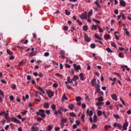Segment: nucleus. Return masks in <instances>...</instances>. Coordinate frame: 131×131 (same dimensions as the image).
I'll return each instance as SVG.
<instances>
[{
	"instance_id": "obj_1",
	"label": "nucleus",
	"mask_w": 131,
	"mask_h": 131,
	"mask_svg": "<svg viewBox=\"0 0 131 131\" xmlns=\"http://www.w3.org/2000/svg\"><path fill=\"white\" fill-rule=\"evenodd\" d=\"M8 115V113H6V116L5 117V118L6 119L9 121L11 120L12 122H14L15 123H17L18 124H19L21 122L20 121L18 120L17 118H15L13 117H11L10 119H9V118L7 117Z\"/></svg>"
},
{
	"instance_id": "obj_2",
	"label": "nucleus",
	"mask_w": 131,
	"mask_h": 131,
	"mask_svg": "<svg viewBox=\"0 0 131 131\" xmlns=\"http://www.w3.org/2000/svg\"><path fill=\"white\" fill-rule=\"evenodd\" d=\"M45 112V111L44 110L42 109H40L39 110V112H37L36 113V114L38 115H40L42 118H46V115L44 114Z\"/></svg>"
},
{
	"instance_id": "obj_3",
	"label": "nucleus",
	"mask_w": 131,
	"mask_h": 131,
	"mask_svg": "<svg viewBox=\"0 0 131 131\" xmlns=\"http://www.w3.org/2000/svg\"><path fill=\"white\" fill-rule=\"evenodd\" d=\"M47 93L50 98H51L54 95V92H52L50 90H49L47 92Z\"/></svg>"
},
{
	"instance_id": "obj_4",
	"label": "nucleus",
	"mask_w": 131,
	"mask_h": 131,
	"mask_svg": "<svg viewBox=\"0 0 131 131\" xmlns=\"http://www.w3.org/2000/svg\"><path fill=\"white\" fill-rule=\"evenodd\" d=\"M74 69L76 70L77 72H78V70L81 69V68L80 65L77 66V65L75 64H74L73 65Z\"/></svg>"
},
{
	"instance_id": "obj_5",
	"label": "nucleus",
	"mask_w": 131,
	"mask_h": 131,
	"mask_svg": "<svg viewBox=\"0 0 131 131\" xmlns=\"http://www.w3.org/2000/svg\"><path fill=\"white\" fill-rule=\"evenodd\" d=\"M84 39L85 41L87 42H89L91 40V39H90L88 36L86 35V34H85L84 35Z\"/></svg>"
},
{
	"instance_id": "obj_6",
	"label": "nucleus",
	"mask_w": 131,
	"mask_h": 131,
	"mask_svg": "<svg viewBox=\"0 0 131 131\" xmlns=\"http://www.w3.org/2000/svg\"><path fill=\"white\" fill-rule=\"evenodd\" d=\"M60 54L61 55V57L62 58H65V52L63 50H61L60 51Z\"/></svg>"
},
{
	"instance_id": "obj_7",
	"label": "nucleus",
	"mask_w": 131,
	"mask_h": 131,
	"mask_svg": "<svg viewBox=\"0 0 131 131\" xmlns=\"http://www.w3.org/2000/svg\"><path fill=\"white\" fill-rule=\"evenodd\" d=\"M119 3L121 6L123 7L125 6L126 4V3L123 0H121L120 1Z\"/></svg>"
},
{
	"instance_id": "obj_8",
	"label": "nucleus",
	"mask_w": 131,
	"mask_h": 131,
	"mask_svg": "<svg viewBox=\"0 0 131 131\" xmlns=\"http://www.w3.org/2000/svg\"><path fill=\"white\" fill-rule=\"evenodd\" d=\"M80 17L81 19H87L86 14H82L81 15H80Z\"/></svg>"
},
{
	"instance_id": "obj_9",
	"label": "nucleus",
	"mask_w": 131,
	"mask_h": 131,
	"mask_svg": "<svg viewBox=\"0 0 131 131\" xmlns=\"http://www.w3.org/2000/svg\"><path fill=\"white\" fill-rule=\"evenodd\" d=\"M79 76L80 80L82 81H84V77L83 74L82 73H81L79 74Z\"/></svg>"
},
{
	"instance_id": "obj_10",
	"label": "nucleus",
	"mask_w": 131,
	"mask_h": 131,
	"mask_svg": "<svg viewBox=\"0 0 131 131\" xmlns=\"http://www.w3.org/2000/svg\"><path fill=\"white\" fill-rule=\"evenodd\" d=\"M111 97L115 101L117 100V97L116 95L115 94H113L112 95Z\"/></svg>"
},
{
	"instance_id": "obj_11",
	"label": "nucleus",
	"mask_w": 131,
	"mask_h": 131,
	"mask_svg": "<svg viewBox=\"0 0 131 131\" xmlns=\"http://www.w3.org/2000/svg\"><path fill=\"white\" fill-rule=\"evenodd\" d=\"M40 91L42 92L44 94L45 93V91L42 89L40 87L38 86L37 88Z\"/></svg>"
},
{
	"instance_id": "obj_12",
	"label": "nucleus",
	"mask_w": 131,
	"mask_h": 131,
	"mask_svg": "<svg viewBox=\"0 0 131 131\" xmlns=\"http://www.w3.org/2000/svg\"><path fill=\"white\" fill-rule=\"evenodd\" d=\"M92 12L93 10L92 9H91L90 11L89 12L87 16L89 18H90V16L92 14Z\"/></svg>"
},
{
	"instance_id": "obj_13",
	"label": "nucleus",
	"mask_w": 131,
	"mask_h": 131,
	"mask_svg": "<svg viewBox=\"0 0 131 131\" xmlns=\"http://www.w3.org/2000/svg\"><path fill=\"white\" fill-rule=\"evenodd\" d=\"M96 81V79H94L92 80L91 82V83L92 84V86H93L95 84Z\"/></svg>"
},
{
	"instance_id": "obj_14",
	"label": "nucleus",
	"mask_w": 131,
	"mask_h": 131,
	"mask_svg": "<svg viewBox=\"0 0 131 131\" xmlns=\"http://www.w3.org/2000/svg\"><path fill=\"white\" fill-rule=\"evenodd\" d=\"M49 104L48 103H44V107L48 108L49 107Z\"/></svg>"
},
{
	"instance_id": "obj_15",
	"label": "nucleus",
	"mask_w": 131,
	"mask_h": 131,
	"mask_svg": "<svg viewBox=\"0 0 131 131\" xmlns=\"http://www.w3.org/2000/svg\"><path fill=\"white\" fill-rule=\"evenodd\" d=\"M79 79V77L77 76L74 75L73 78L72 79V80L74 81H75Z\"/></svg>"
},
{
	"instance_id": "obj_16",
	"label": "nucleus",
	"mask_w": 131,
	"mask_h": 131,
	"mask_svg": "<svg viewBox=\"0 0 131 131\" xmlns=\"http://www.w3.org/2000/svg\"><path fill=\"white\" fill-rule=\"evenodd\" d=\"M104 37L105 40H107L109 39L110 38V35H106L104 36Z\"/></svg>"
},
{
	"instance_id": "obj_17",
	"label": "nucleus",
	"mask_w": 131,
	"mask_h": 131,
	"mask_svg": "<svg viewBox=\"0 0 131 131\" xmlns=\"http://www.w3.org/2000/svg\"><path fill=\"white\" fill-rule=\"evenodd\" d=\"M128 123L127 121L126 120L125 121L124 124H123V127H127L128 126Z\"/></svg>"
},
{
	"instance_id": "obj_18",
	"label": "nucleus",
	"mask_w": 131,
	"mask_h": 131,
	"mask_svg": "<svg viewBox=\"0 0 131 131\" xmlns=\"http://www.w3.org/2000/svg\"><path fill=\"white\" fill-rule=\"evenodd\" d=\"M38 94H40V95H42L41 93L40 92H39L38 91H35V96L36 97H37L38 96Z\"/></svg>"
},
{
	"instance_id": "obj_19",
	"label": "nucleus",
	"mask_w": 131,
	"mask_h": 131,
	"mask_svg": "<svg viewBox=\"0 0 131 131\" xmlns=\"http://www.w3.org/2000/svg\"><path fill=\"white\" fill-rule=\"evenodd\" d=\"M68 99V98L66 96L65 94H64L62 97V101H63L64 100H67Z\"/></svg>"
},
{
	"instance_id": "obj_20",
	"label": "nucleus",
	"mask_w": 131,
	"mask_h": 131,
	"mask_svg": "<svg viewBox=\"0 0 131 131\" xmlns=\"http://www.w3.org/2000/svg\"><path fill=\"white\" fill-rule=\"evenodd\" d=\"M83 29L85 31H87L88 29V26L87 25H84L83 27Z\"/></svg>"
},
{
	"instance_id": "obj_21",
	"label": "nucleus",
	"mask_w": 131,
	"mask_h": 131,
	"mask_svg": "<svg viewBox=\"0 0 131 131\" xmlns=\"http://www.w3.org/2000/svg\"><path fill=\"white\" fill-rule=\"evenodd\" d=\"M113 116L116 119H119L120 118V117L119 116V115H117L114 114Z\"/></svg>"
},
{
	"instance_id": "obj_22",
	"label": "nucleus",
	"mask_w": 131,
	"mask_h": 131,
	"mask_svg": "<svg viewBox=\"0 0 131 131\" xmlns=\"http://www.w3.org/2000/svg\"><path fill=\"white\" fill-rule=\"evenodd\" d=\"M62 122L61 123V124L62 125H63V124L64 123H66L67 121V119H63L62 118Z\"/></svg>"
},
{
	"instance_id": "obj_23",
	"label": "nucleus",
	"mask_w": 131,
	"mask_h": 131,
	"mask_svg": "<svg viewBox=\"0 0 131 131\" xmlns=\"http://www.w3.org/2000/svg\"><path fill=\"white\" fill-rule=\"evenodd\" d=\"M111 125H105L104 127V128L106 130H107L108 128H111Z\"/></svg>"
},
{
	"instance_id": "obj_24",
	"label": "nucleus",
	"mask_w": 131,
	"mask_h": 131,
	"mask_svg": "<svg viewBox=\"0 0 131 131\" xmlns=\"http://www.w3.org/2000/svg\"><path fill=\"white\" fill-rule=\"evenodd\" d=\"M74 107V105L72 104L69 105V108L71 110L73 109Z\"/></svg>"
},
{
	"instance_id": "obj_25",
	"label": "nucleus",
	"mask_w": 131,
	"mask_h": 131,
	"mask_svg": "<svg viewBox=\"0 0 131 131\" xmlns=\"http://www.w3.org/2000/svg\"><path fill=\"white\" fill-rule=\"evenodd\" d=\"M70 115L71 117H75L76 116V115L73 112H72L70 113Z\"/></svg>"
},
{
	"instance_id": "obj_26",
	"label": "nucleus",
	"mask_w": 131,
	"mask_h": 131,
	"mask_svg": "<svg viewBox=\"0 0 131 131\" xmlns=\"http://www.w3.org/2000/svg\"><path fill=\"white\" fill-rule=\"evenodd\" d=\"M81 98L80 96H77L76 97V100L77 102H79L81 100Z\"/></svg>"
},
{
	"instance_id": "obj_27",
	"label": "nucleus",
	"mask_w": 131,
	"mask_h": 131,
	"mask_svg": "<svg viewBox=\"0 0 131 131\" xmlns=\"http://www.w3.org/2000/svg\"><path fill=\"white\" fill-rule=\"evenodd\" d=\"M55 75L60 77L61 79L62 78V75L59 73H56L55 74Z\"/></svg>"
},
{
	"instance_id": "obj_28",
	"label": "nucleus",
	"mask_w": 131,
	"mask_h": 131,
	"mask_svg": "<svg viewBox=\"0 0 131 131\" xmlns=\"http://www.w3.org/2000/svg\"><path fill=\"white\" fill-rule=\"evenodd\" d=\"M56 106L55 104H53L51 106V108L53 110H55L56 108Z\"/></svg>"
},
{
	"instance_id": "obj_29",
	"label": "nucleus",
	"mask_w": 131,
	"mask_h": 131,
	"mask_svg": "<svg viewBox=\"0 0 131 131\" xmlns=\"http://www.w3.org/2000/svg\"><path fill=\"white\" fill-rule=\"evenodd\" d=\"M53 126L51 125H49L48 126V129L49 131H51L52 129Z\"/></svg>"
},
{
	"instance_id": "obj_30",
	"label": "nucleus",
	"mask_w": 131,
	"mask_h": 131,
	"mask_svg": "<svg viewBox=\"0 0 131 131\" xmlns=\"http://www.w3.org/2000/svg\"><path fill=\"white\" fill-rule=\"evenodd\" d=\"M97 117L96 115H94L93 116V120L94 122H95L97 121Z\"/></svg>"
},
{
	"instance_id": "obj_31",
	"label": "nucleus",
	"mask_w": 131,
	"mask_h": 131,
	"mask_svg": "<svg viewBox=\"0 0 131 131\" xmlns=\"http://www.w3.org/2000/svg\"><path fill=\"white\" fill-rule=\"evenodd\" d=\"M106 50L109 53H111L113 52L111 49L109 48H106Z\"/></svg>"
},
{
	"instance_id": "obj_32",
	"label": "nucleus",
	"mask_w": 131,
	"mask_h": 131,
	"mask_svg": "<svg viewBox=\"0 0 131 131\" xmlns=\"http://www.w3.org/2000/svg\"><path fill=\"white\" fill-rule=\"evenodd\" d=\"M66 13L65 14L66 15H69L70 14V12L69 11L67 10H65Z\"/></svg>"
},
{
	"instance_id": "obj_33",
	"label": "nucleus",
	"mask_w": 131,
	"mask_h": 131,
	"mask_svg": "<svg viewBox=\"0 0 131 131\" xmlns=\"http://www.w3.org/2000/svg\"><path fill=\"white\" fill-rule=\"evenodd\" d=\"M97 114L99 116H100L102 115V112L101 111H99L97 112Z\"/></svg>"
},
{
	"instance_id": "obj_34",
	"label": "nucleus",
	"mask_w": 131,
	"mask_h": 131,
	"mask_svg": "<svg viewBox=\"0 0 131 131\" xmlns=\"http://www.w3.org/2000/svg\"><path fill=\"white\" fill-rule=\"evenodd\" d=\"M7 52L8 54L10 55H12L13 54V53L10 52V50L8 49H7Z\"/></svg>"
},
{
	"instance_id": "obj_35",
	"label": "nucleus",
	"mask_w": 131,
	"mask_h": 131,
	"mask_svg": "<svg viewBox=\"0 0 131 131\" xmlns=\"http://www.w3.org/2000/svg\"><path fill=\"white\" fill-rule=\"evenodd\" d=\"M97 27L99 28V32H103V30L102 29V28L100 27V26H97Z\"/></svg>"
},
{
	"instance_id": "obj_36",
	"label": "nucleus",
	"mask_w": 131,
	"mask_h": 131,
	"mask_svg": "<svg viewBox=\"0 0 131 131\" xmlns=\"http://www.w3.org/2000/svg\"><path fill=\"white\" fill-rule=\"evenodd\" d=\"M85 116V115L83 114H82L81 115V118L83 122H84L85 121V120L84 119Z\"/></svg>"
},
{
	"instance_id": "obj_37",
	"label": "nucleus",
	"mask_w": 131,
	"mask_h": 131,
	"mask_svg": "<svg viewBox=\"0 0 131 131\" xmlns=\"http://www.w3.org/2000/svg\"><path fill=\"white\" fill-rule=\"evenodd\" d=\"M111 45L112 46L114 47L115 48H116L117 47L116 44L114 42H113L111 43Z\"/></svg>"
},
{
	"instance_id": "obj_38",
	"label": "nucleus",
	"mask_w": 131,
	"mask_h": 131,
	"mask_svg": "<svg viewBox=\"0 0 131 131\" xmlns=\"http://www.w3.org/2000/svg\"><path fill=\"white\" fill-rule=\"evenodd\" d=\"M98 100L100 101H103V98L102 96L100 97L99 98Z\"/></svg>"
},
{
	"instance_id": "obj_39",
	"label": "nucleus",
	"mask_w": 131,
	"mask_h": 131,
	"mask_svg": "<svg viewBox=\"0 0 131 131\" xmlns=\"http://www.w3.org/2000/svg\"><path fill=\"white\" fill-rule=\"evenodd\" d=\"M36 54V53L34 52H31L30 54V57H32L34 56H35Z\"/></svg>"
},
{
	"instance_id": "obj_40",
	"label": "nucleus",
	"mask_w": 131,
	"mask_h": 131,
	"mask_svg": "<svg viewBox=\"0 0 131 131\" xmlns=\"http://www.w3.org/2000/svg\"><path fill=\"white\" fill-rule=\"evenodd\" d=\"M46 113L48 115H49L50 113V112L49 110H47L45 111Z\"/></svg>"
},
{
	"instance_id": "obj_41",
	"label": "nucleus",
	"mask_w": 131,
	"mask_h": 131,
	"mask_svg": "<svg viewBox=\"0 0 131 131\" xmlns=\"http://www.w3.org/2000/svg\"><path fill=\"white\" fill-rule=\"evenodd\" d=\"M93 114V112L92 111H90L89 112V116L90 117Z\"/></svg>"
},
{
	"instance_id": "obj_42",
	"label": "nucleus",
	"mask_w": 131,
	"mask_h": 131,
	"mask_svg": "<svg viewBox=\"0 0 131 131\" xmlns=\"http://www.w3.org/2000/svg\"><path fill=\"white\" fill-rule=\"evenodd\" d=\"M43 120V119L42 118H41L40 117L38 118L37 119V121L39 122H40Z\"/></svg>"
},
{
	"instance_id": "obj_43",
	"label": "nucleus",
	"mask_w": 131,
	"mask_h": 131,
	"mask_svg": "<svg viewBox=\"0 0 131 131\" xmlns=\"http://www.w3.org/2000/svg\"><path fill=\"white\" fill-rule=\"evenodd\" d=\"M93 21L96 22V23H100V21L98 20H96L95 19H92Z\"/></svg>"
},
{
	"instance_id": "obj_44",
	"label": "nucleus",
	"mask_w": 131,
	"mask_h": 131,
	"mask_svg": "<svg viewBox=\"0 0 131 131\" xmlns=\"http://www.w3.org/2000/svg\"><path fill=\"white\" fill-rule=\"evenodd\" d=\"M125 33H126V35L129 36V33L127 31V28H126L125 29Z\"/></svg>"
},
{
	"instance_id": "obj_45",
	"label": "nucleus",
	"mask_w": 131,
	"mask_h": 131,
	"mask_svg": "<svg viewBox=\"0 0 131 131\" xmlns=\"http://www.w3.org/2000/svg\"><path fill=\"white\" fill-rule=\"evenodd\" d=\"M75 123L76 124L78 125H79L81 124L80 121L79 120H76L75 121Z\"/></svg>"
},
{
	"instance_id": "obj_46",
	"label": "nucleus",
	"mask_w": 131,
	"mask_h": 131,
	"mask_svg": "<svg viewBox=\"0 0 131 131\" xmlns=\"http://www.w3.org/2000/svg\"><path fill=\"white\" fill-rule=\"evenodd\" d=\"M125 79L126 80L131 82V80L128 77H127L126 78H125Z\"/></svg>"
},
{
	"instance_id": "obj_47",
	"label": "nucleus",
	"mask_w": 131,
	"mask_h": 131,
	"mask_svg": "<svg viewBox=\"0 0 131 131\" xmlns=\"http://www.w3.org/2000/svg\"><path fill=\"white\" fill-rule=\"evenodd\" d=\"M91 47L92 48H94L95 47V45L94 43L91 44Z\"/></svg>"
},
{
	"instance_id": "obj_48",
	"label": "nucleus",
	"mask_w": 131,
	"mask_h": 131,
	"mask_svg": "<svg viewBox=\"0 0 131 131\" xmlns=\"http://www.w3.org/2000/svg\"><path fill=\"white\" fill-rule=\"evenodd\" d=\"M117 126L119 129H121L122 127V125L119 123H117Z\"/></svg>"
},
{
	"instance_id": "obj_49",
	"label": "nucleus",
	"mask_w": 131,
	"mask_h": 131,
	"mask_svg": "<svg viewBox=\"0 0 131 131\" xmlns=\"http://www.w3.org/2000/svg\"><path fill=\"white\" fill-rule=\"evenodd\" d=\"M58 85L57 83H54L53 85V86L54 88H57L58 86Z\"/></svg>"
},
{
	"instance_id": "obj_50",
	"label": "nucleus",
	"mask_w": 131,
	"mask_h": 131,
	"mask_svg": "<svg viewBox=\"0 0 131 131\" xmlns=\"http://www.w3.org/2000/svg\"><path fill=\"white\" fill-rule=\"evenodd\" d=\"M121 17H122V19L123 20L125 19L126 17L124 14L122 13H121Z\"/></svg>"
},
{
	"instance_id": "obj_51",
	"label": "nucleus",
	"mask_w": 131,
	"mask_h": 131,
	"mask_svg": "<svg viewBox=\"0 0 131 131\" xmlns=\"http://www.w3.org/2000/svg\"><path fill=\"white\" fill-rule=\"evenodd\" d=\"M70 73L71 75L73 74L74 73V70L73 69H71V71Z\"/></svg>"
},
{
	"instance_id": "obj_52",
	"label": "nucleus",
	"mask_w": 131,
	"mask_h": 131,
	"mask_svg": "<svg viewBox=\"0 0 131 131\" xmlns=\"http://www.w3.org/2000/svg\"><path fill=\"white\" fill-rule=\"evenodd\" d=\"M97 27V26L96 25H93L92 27V29H93V28L95 30H96V29H97V28H96V27Z\"/></svg>"
},
{
	"instance_id": "obj_53",
	"label": "nucleus",
	"mask_w": 131,
	"mask_h": 131,
	"mask_svg": "<svg viewBox=\"0 0 131 131\" xmlns=\"http://www.w3.org/2000/svg\"><path fill=\"white\" fill-rule=\"evenodd\" d=\"M44 55L46 57H48L49 56V53L48 52H46L45 53Z\"/></svg>"
},
{
	"instance_id": "obj_54",
	"label": "nucleus",
	"mask_w": 131,
	"mask_h": 131,
	"mask_svg": "<svg viewBox=\"0 0 131 131\" xmlns=\"http://www.w3.org/2000/svg\"><path fill=\"white\" fill-rule=\"evenodd\" d=\"M63 29L65 30H67L68 29V27L67 26H64L63 28Z\"/></svg>"
},
{
	"instance_id": "obj_55",
	"label": "nucleus",
	"mask_w": 131,
	"mask_h": 131,
	"mask_svg": "<svg viewBox=\"0 0 131 131\" xmlns=\"http://www.w3.org/2000/svg\"><path fill=\"white\" fill-rule=\"evenodd\" d=\"M27 78L28 80H29L31 79V77L30 75H28L27 77Z\"/></svg>"
},
{
	"instance_id": "obj_56",
	"label": "nucleus",
	"mask_w": 131,
	"mask_h": 131,
	"mask_svg": "<svg viewBox=\"0 0 131 131\" xmlns=\"http://www.w3.org/2000/svg\"><path fill=\"white\" fill-rule=\"evenodd\" d=\"M65 66L67 68H69L71 67L70 65L68 64L67 63L66 64H65Z\"/></svg>"
},
{
	"instance_id": "obj_57",
	"label": "nucleus",
	"mask_w": 131,
	"mask_h": 131,
	"mask_svg": "<svg viewBox=\"0 0 131 131\" xmlns=\"http://www.w3.org/2000/svg\"><path fill=\"white\" fill-rule=\"evenodd\" d=\"M16 85L14 84L12 86V88L14 89H15L16 88Z\"/></svg>"
},
{
	"instance_id": "obj_58",
	"label": "nucleus",
	"mask_w": 131,
	"mask_h": 131,
	"mask_svg": "<svg viewBox=\"0 0 131 131\" xmlns=\"http://www.w3.org/2000/svg\"><path fill=\"white\" fill-rule=\"evenodd\" d=\"M9 98L11 101H12L14 99V97L13 95H10V96Z\"/></svg>"
},
{
	"instance_id": "obj_59",
	"label": "nucleus",
	"mask_w": 131,
	"mask_h": 131,
	"mask_svg": "<svg viewBox=\"0 0 131 131\" xmlns=\"http://www.w3.org/2000/svg\"><path fill=\"white\" fill-rule=\"evenodd\" d=\"M31 83L32 84L35 85L36 84V83L35 81L34 80H32L31 81Z\"/></svg>"
},
{
	"instance_id": "obj_60",
	"label": "nucleus",
	"mask_w": 131,
	"mask_h": 131,
	"mask_svg": "<svg viewBox=\"0 0 131 131\" xmlns=\"http://www.w3.org/2000/svg\"><path fill=\"white\" fill-rule=\"evenodd\" d=\"M69 119H70V123H72L74 121V119L73 118H72L71 119L70 118H69Z\"/></svg>"
},
{
	"instance_id": "obj_61",
	"label": "nucleus",
	"mask_w": 131,
	"mask_h": 131,
	"mask_svg": "<svg viewBox=\"0 0 131 131\" xmlns=\"http://www.w3.org/2000/svg\"><path fill=\"white\" fill-rule=\"evenodd\" d=\"M97 127V125L95 124H93V126L92 127V128L94 129L95 128H96Z\"/></svg>"
},
{
	"instance_id": "obj_62",
	"label": "nucleus",
	"mask_w": 131,
	"mask_h": 131,
	"mask_svg": "<svg viewBox=\"0 0 131 131\" xmlns=\"http://www.w3.org/2000/svg\"><path fill=\"white\" fill-rule=\"evenodd\" d=\"M82 107L83 108H84L86 107V105L84 103H83L82 104Z\"/></svg>"
},
{
	"instance_id": "obj_63",
	"label": "nucleus",
	"mask_w": 131,
	"mask_h": 131,
	"mask_svg": "<svg viewBox=\"0 0 131 131\" xmlns=\"http://www.w3.org/2000/svg\"><path fill=\"white\" fill-rule=\"evenodd\" d=\"M118 11L117 9H115L114 10V13L115 14L117 15L118 13Z\"/></svg>"
},
{
	"instance_id": "obj_64",
	"label": "nucleus",
	"mask_w": 131,
	"mask_h": 131,
	"mask_svg": "<svg viewBox=\"0 0 131 131\" xmlns=\"http://www.w3.org/2000/svg\"><path fill=\"white\" fill-rule=\"evenodd\" d=\"M33 75L35 76H37L38 75V73L37 72H35L33 73Z\"/></svg>"
}]
</instances>
